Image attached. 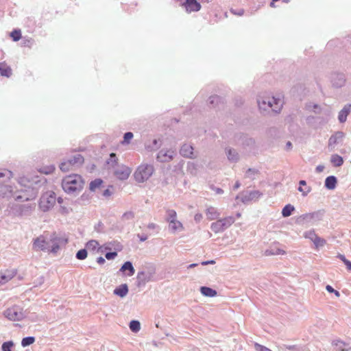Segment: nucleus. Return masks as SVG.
<instances>
[{
    "label": "nucleus",
    "instance_id": "obj_1",
    "mask_svg": "<svg viewBox=\"0 0 351 351\" xmlns=\"http://www.w3.org/2000/svg\"><path fill=\"white\" fill-rule=\"evenodd\" d=\"M257 103L260 110L265 112L271 108L274 112H279L282 107L283 101L279 97L269 95H259Z\"/></svg>",
    "mask_w": 351,
    "mask_h": 351
},
{
    "label": "nucleus",
    "instance_id": "obj_2",
    "mask_svg": "<svg viewBox=\"0 0 351 351\" xmlns=\"http://www.w3.org/2000/svg\"><path fill=\"white\" fill-rule=\"evenodd\" d=\"M84 180L78 174H71L64 177L62 181L63 190L68 193L80 191L84 187Z\"/></svg>",
    "mask_w": 351,
    "mask_h": 351
},
{
    "label": "nucleus",
    "instance_id": "obj_3",
    "mask_svg": "<svg viewBox=\"0 0 351 351\" xmlns=\"http://www.w3.org/2000/svg\"><path fill=\"white\" fill-rule=\"evenodd\" d=\"M154 171V169L152 165L142 164L134 173L135 180L138 182H143L152 176Z\"/></svg>",
    "mask_w": 351,
    "mask_h": 351
},
{
    "label": "nucleus",
    "instance_id": "obj_4",
    "mask_svg": "<svg viewBox=\"0 0 351 351\" xmlns=\"http://www.w3.org/2000/svg\"><path fill=\"white\" fill-rule=\"evenodd\" d=\"M56 201V197L55 193L53 191H47L40 197L39 207L44 212L48 211L53 207Z\"/></svg>",
    "mask_w": 351,
    "mask_h": 351
},
{
    "label": "nucleus",
    "instance_id": "obj_5",
    "mask_svg": "<svg viewBox=\"0 0 351 351\" xmlns=\"http://www.w3.org/2000/svg\"><path fill=\"white\" fill-rule=\"evenodd\" d=\"M84 162V157L81 154H76L71 158L62 162L60 165V169L63 172H67L73 170L75 167L82 165Z\"/></svg>",
    "mask_w": 351,
    "mask_h": 351
},
{
    "label": "nucleus",
    "instance_id": "obj_6",
    "mask_svg": "<svg viewBox=\"0 0 351 351\" xmlns=\"http://www.w3.org/2000/svg\"><path fill=\"white\" fill-rule=\"evenodd\" d=\"M262 195L263 193L257 190L244 191L237 195L236 201L237 203L241 201L242 203L247 204L253 201H257Z\"/></svg>",
    "mask_w": 351,
    "mask_h": 351
},
{
    "label": "nucleus",
    "instance_id": "obj_7",
    "mask_svg": "<svg viewBox=\"0 0 351 351\" xmlns=\"http://www.w3.org/2000/svg\"><path fill=\"white\" fill-rule=\"evenodd\" d=\"M3 315L11 321H20L24 317L22 309L18 306H12L8 308L4 311Z\"/></svg>",
    "mask_w": 351,
    "mask_h": 351
},
{
    "label": "nucleus",
    "instance_id": "obj_8",
    "mask_svg": "<svg viewBox=\"0 0 351 351\" xmlns=\"http://www.w3.org/2000/svg\"><path fill=\"white\" fill-rule=\"evenodd\" d=\"M49 233L45 232L44 234L37 237L33 243V247L36 250H45L49 249Z\"/></svg>",
    "mask_w": 351,
    "mask_h": 351
},
{
    "label": "nucleus",
    "instance_id": "obj_9",
    "mask_svg": "<svg viewBox=\"0 0 351 351\" xmlns=\"http://www.w3.org/2000/svg\"><path fill=\"white\" fill-rule=\"evenodd\" d=\"M344 133L343 132H336L330 136L328 139V148L329 151L332 152L335 150L337 145L341 143L344 138Z\"/></svg>",
    "mask_w": 351,
    "mask_h": 351
},
{
    "label": "nucleus",
    "instance_id": "obj_10",
    "mask_svg": "<svg viewBox=\"0 0 351 351\" xmlns=\"http://www.w3.org/2000/svg\"><path fill=\"white\" fill-rule=\"evenodd\" d=\"M61 240V238L56 232L49 234L48 242L49 243V248H51V252H56L59 250Z\"/></svg>",
    "mask_w": 351,
    "mask_h": 351
},
{
    "label": "nucleus",
    "instance_id": "obj_11",
    "mask_svg": "<svg viewBox=\"0 0 351 351\" xmlns=\"http://www.w3.org/2000/svg\"><path fill=\"white\" fill-rule=\"evenodd\" d=\"M346 76L343 73H333L331 75V83L335 88H341L346 84Z\"/></svg>",
    "mask_w": 351,
    "mask_h": 351
},
{
    "label": "nucleus",
    "instance_id": "obj_12",
    "mask_svg": "<svg viewBox=\"0 0 351 351\" xmlns=\"http://www.w3.org/2000/svg\"><path fill=\"white\" fill-rule=\"evenodd\" d=\"M16 274V270L14 269H8L4 271L0 272V285L12 280Z\"/></svg>",
    "mask_w": 351,
    "mask_h": 351
},
{
    "label": "nucleus",
    "instance_id": "obj_13",
    "mask_svg": "<svg viewBox=\"0 0 351 351\" xmlns=\"http://www.w3.org/2000/svg\"><path fill=\"white\" fill-rule=\"evenodd\" d=\"M131 173V169L125 165H122L121 167H119L115 171H114V175L115 176L121 180H124L128 178L129 176Z\"/></svg>",
    "mask_w": 351,
    "mask_h": 351
},
{
    "label": "nucleus",
    "instance_id": "obj_14",
    "mask_svg": "<svg viewBox=\"0 0 351 351\" xmlns=\"http://www.w3.org/2000/svg\"><path fill=\"white\" fill-rule=\"evenodd\" d=\"M174 152L173 150H161L157 158L162 162H169L173 159Z\"/></svg>",
    "mask_w": 351,
    "mask_h": 351
},
{
    "label": "nucleus",
    "instance_id": "obj_15",
    "mask_svg": "<svg viewBox=\"0 0 351 351\" xmlns=\"http://www.w3.org/2000/svg\"><path fill=\"white\" fill-rule=\"evenodd\" d=\"M351 112V104H346L340 110L338 114V120L340 123H343L346 121L348 115Z\"/></svg>",
    "mask_w": 351,
    "mask_h": 351
},
{
    "label": "nucleus",
    "instance_id": "obj_16",
    "mask_svg": "<svg viewBox=\"0 0 351 351\" xmlns=\"http://www.w3.org/2000/svg\"><path fill=\"white\" fill-rule=\"evenodd\" d=\"M182 6L187 12L198 11L201 8V5L198 1H184L182 4Z\"/></svg>",
    "mask_w": 351,
    "mask_h": 351
},
{
    "label": "nucleus",
    "instance_id": "obj_17",
    "mask_svg": "<svg viewBox=\"0 0 351 351\" xmlns=\"http://www.w3.org/2000/svg\"><path fill=\"white\" fill-rule=\"evenodd\" d=\"M180 153L186 158H193L195 156L193 147L189 144H184L180 148Z\"/></svg>",
    "mask_w": 351,
    "mask_h": 351
},
{
    "label": "nucleus",
    "instance_id": "obj_18",
    "mask_svg": "<svg viewBox=\"0 0 351 351\" xmlns=\"http://www.w3.org/2000/svg\"><path fill=\"white\" fill-rule=\"evenodd\" d=\"M86 247L91 252L97 251V252H103V246H101L96 240H90L86 244Z\"/></svg>",
    "mask_w": 351,
    "mask_h": 351
},
{
    "label": "nucleus",
    "instance_id": "obj_19",
    "mask_svg": "<svg viewBox=\"0 0 351 351\" xmlns=\"http://www.w3.org/2000/svg\"><path fill=\"white\" fill-rule=\"evenodd\" d=\"M319 216L320 213L319 212H314L302 215L299 219L306 221L307 222H311L313 221L315 219H319Z\"/></svg>",
    "mask_w": 351,
    "mask_h": 351
},
{
    "label": "nucleus",
    "instance_id": "obj_20",
    "mask_svg": "<svg viewBox=\"0 0 351 351\" xmlns=\"http://www.w3.org/2000/svg\"><path fill=\"white\" fill-rule=\"evenodd\" d=\"M0 75L7 77L12 75L11 68L4 62H0Z\"/></svg>",
    "mask_w": 351,
    "mask_h": 351
},
{
    "label": "nucleus",
    "instance_id": "obj_21",
    "mask_svg": "<svg viewBox=\"0 0 351 351\" xmlns=\"http://www.w3.org/2000/svg\"><path fill=\"white\" fill-rule=\"evenodd\" d=\"M337 178L333 176L327 177L325 180V187L329 190H332L336 187Z\"/></svg>",
    "mask_w": 351,
    "mask_h": 351
},
{
    "label": "nucleus",
    "instance_id": "obj_22",
    "mask_svg": "<svg viewBox=\"0 0 351 351\" xmlns=\"http://www.w3.org/2000/svg\"><path fill=\"white\" fill-rule=\"evenodd\" d=\"M120 270L123 272L128 271V273L126 274L127 276H133L135 272V269L133 267L132 264L130 261L125 262L122 265Z\"/></svg>",
    "mask_w": 351,
    "mask_h": 351
},
{
    "label": "nucleus",
    "instance_id": "obj_23",
    "mask_svg": "<svg viewBox=\"0 0 351 351\" xmlns=\"http://www.w3.org/2000/svg\"><path fill=\"white\" fill-rule=\"evenodd\" d=\"M330 162L333 167H339L343 164V159L338 154H332L330 157Z\"/></svg>",
    "mask_w": 351,
    "mask_h": 351
},
{
    "label": "nucleus",
    "instance_id": "obj_24",
    "mask_svg": "<svg viewBox=\"0 0 351 351\" xmlns=\"http://www.w3.org/2000/svg\"><path fill=\"white\" fill-rule=\"evenodd\" d=\"M298 189L300 193H302L303 196H306L311 191V187L306 186L305 180H300L299 182V187Z\"/></svg>",
    "mask_w": 351,
    "mask_h": 351
},
{
    "label": "nucleus",
    "instance_id": "obj_25",
    "mask_svg": "<svg viewBox=\"0 0 351 351\" xmlns=\"http://www.w3.org/2000/svg\"><path fill=\"white\" fill-rule=\"evenodd\" d=\"M333 346L337 351H348L350 350L348 346L341 340H335Z\"/></svg>",
    "mask_w": 351,
    "mask_h": 351
},
{
    "label": "nucleus",
    "instance_id": "obj_26",
    "mask_svg": "<svg viewBox=\"0 0 351 351\" xmlns=\"http://www.w3.org/2000/svg\"><path fill=\"white\" fill-rule=\"evenodd\" d=\"M226 154L228 159L232 162H236L239 160V154L236 150L233 149H227Z\"/></svg>",
    "mask_w": 351,
    "mask_h": 351
},
{
    "label": "nucleus",
    "instance_id": "obj_27",
    "mask_svg": "<svg viewBox=\"0 0 351 351\" xmlns=\"http://www.w3.org/2000/svg\"><path fill=\"white\" fill-rule=\"evenodd\" d=\"M200 291L202 295L207 297H214L217 294L215 290L207 287H202L200 288Z\"/></svg>",
    "mask_w": 351,
    "mask_h": 351
},
{
    "label": "nucleus",
    "instance_id": "obj_28",
    "mask_svg": "<svg viewBox=\"0 0 351 351\" xmlns=\"http://www.w3.org/2000/svg\"><path fill=\"white\" fill-rule=\"evenodd\" d=\"M285 252L280 248H278L277 247H271L269 249L267 250L265 252V255L270 256V255H280V254H284Z\"/></svg>",
    "mask_w": 351,
    "mask_h": 351
},
{
    "label": "nucleus",
    "instance_id": "obj_29",
    "mask_svg": "<svg viewBox=\"0 0 351 351\" xmlns=\"http://www.w3.org/2000/svg\"><path fill=\"white\" fill-rule=\"evenodd\" d=\"M294 210L295 207L293 205L287 204L282 210V215L284 217H289Z\"/></svg>",
    "mask_w": 351,
    "mask_h": 351
},
{
    "label": "nucleus",
    "instance_id": "obj_30",
    "mask_svg": "<svg viewBox=\"0 0 351 351\" xmlns=\"http://www.w3.org/2000/svg\"><path fill=\"white\" fill-rule=\"evenodd\" d=\"M258 174L259 171L258 170L250 168L246 171L245 176L247 178L254 180L257 178Z\"/></svg>",
    "mask_w": 351,
    "mask_h": 351
},
{
    "label": "nucleus",
    "instance_id": "obj_31",
    "mask_svg": "<svg viewBox=\"0 0 351 351\" xmlns=\"http://www.w3.org/2000/svg\"><path fill=\"white\" fill-rule=\"evenodd\" d=\"M234 221V218L232 216L225 217L223 219H221V228H226L231 226Z\"/></svg>",
    "mask_w": 351,
    "mask_h": 351
},
{
    "label": "nucleus",
    "instance_id": "obj_32",
    "mask_svg": "<svg viewBox=\"0 0 351 351\" xmlns=\"http://www.w3.org/2000/svg\"><path fill=\"white\" fill-rule=\"evenodd\" d=\"M169 227L173 231L181 230L183 228L182 223L177 219L170 221Z\"/></svg>",
    "mask_w": 351,
    "mask_h": 351
},
{
    "label": "nucleus",
    "instance_id": "obj_33",
    "mask_svg": "<svg viewBox=\"0 0 351 351\" xmlns=\"http://www.w3.org/2000/svg\"><path fill=\"white\" fill-rule=\"evenodd\" d=\"M114 293L121 296L124 297L128 292V289L126 285H123L114 290Z\"/></svg>",
    "mask_w": 351,
    "mask_h": 351
},
{
    "label": "nucleus",
    "instance_id": "obj_34",
    "mask_svg": "<svg viewBox=\"0 0 351 351\" xmlns=\"http://www.w3.org/2000/svg\"><path fill=\"white\" fill-rule=\"evenodd\" d=\"M313 243L315 248L318 249L319 247H322L324 246L325 244L326 243V241L324 239L321 238V237L317 236L315 238V239L313 241Z\"/></svg>",
    "mask_w": 351,
    "mask_h": 351
},
{
    "label": "nucleus",
    "instance_id": "obj_35",
    "mask_svg": "<svg viewBox=\"0 0 351 351\" xmlns=\"http://www.w3.org/2000/svg\"><path fill=\"white\" fill-rule=\"evenodd\" d=\"M130 328L133 332H138L141 329L140 322L138 321L133 320L130 323Z\"/></svg>",
    "mask_w": 351,
    "mask_h": 351
},
{
    "label": "nucleus",
    "instance_id": "obj_36",
    "mask_svg": "<svg viewBox=\"0 0 351 351\" xmlns=\"http://www.w3.org/2000/svg\"><path fill=\"white\" fill-rule=\"evenodd\" d=\"M10 37L14 41H18L21 38V32L20 29H14L10 33Z\"/></svg>",
    "mask_w": 351,
    "mask_h": 351
},
{
    "label": "nucleus",
    "instance_id": "obj_37",
    "mask_svg": "<svg viewBox=\"0 0 351 351\" xmlns=\"http://www.w3.org/2000/svg\"><path fill=\"white\" fill-rule=\"evenodd\" d=\"M317 236V235L316 234L315 230H311L306 231V232H305L304 233V237L306 239H308L311 240L312 242L314 241L315 238Z\"/></svg>",
    "mask_w": 351,
    "mask_h": 351
},
{
    "label": "nucleus",
    "instance_id": "obj_38",
    "mask_svg": "<svg viewBox=\"0 0 351 351\" xmlns=\"http://www.w3.org/2000/svg\"><path fill=\"white\" fill-rule=\"evenodd\" d=\"M34 341H35V339L33 337H25L22 339L21 345L23 347H26L27 346L32 344Z\"/></svg>",
    "mask_w": 351,
    "mask_h": 351
},
{
    "label": "nucleus",
    "instance_id": "obj_39",
    "mask_svg": "<svg viewBox=\"0 0 351 351\" xmlns=\"http://www.w3.org/2000/svg\"><path fill=\"white\" fill-rule=\"evenodd\" d=\"M133 136H134V135H133L132 132H126L124 134L123 140L121 142V144H123V145L129 144L130 143V141L132 139Z\"/></svg>",
    "mask_w": 351,
    "mask_h": 351
},
{
    "label": "nucleus",
    "instance_id": "obj_40",
    "mask_svg": "<svg viewBox=\"0 0 351 351\" xmlns=\"http://www.w3.org/2000/svg\"><path fill=\"white\" fill-rule=\"evenodd\" d=\"M13 346L14 344L12 341L4 342L1 346L2 351H12Z\"/></svg>",
    "mask_w": 351,
    "mask_h": 351
},
{
    "label": "nucleus",
    "instance_id": "obj_41",
    "mask_svg": "<svg viewBox=\"0 0 351 351\" xmlns=\"http://www.w3.org/2000/svg\"><path fill=\"white\" fill-rule=\"evenodd\" d=\"M87 257L86 250L83 249L79 250L76 254V258L79 260H84Z\"/></svg>",
    "mask_w": 351,
    "mask_h": 351
},
{
    "label": "nucleus",
    "instance_id": "obj_42",
    "mask_svg": "<svg viewBox=\"0 0 351 351\" xmlns=\"http://www.w3.org/2000/svg\"><path fill=\"white\" fill-rule=\"evenodd\" d=\"M102 180L100 179H96L94 181L91 182L90 184V189L91 190H94L96 188L99 187L102 184Z\"/></svg>",
    "mask_w": 351,
    "mask_h": 351
},
{
    "label": "nucleus",
    "instance_id": "obj_43",
    "mask_svg": "<svg viewBox=\"0 0 351 351\" xmlns=\"http://www.w3.org/2000/svg\"><path fill=\"white\" fill-rule=\"evenodd\" d=\"M167 221L170 222V221H173L176 219V212L174 210H167Z\"/></svg>",
    "mask_w": 351,
    "mask_h": 351
},
{
    "label": "nucleus",
    "instance_id": "obj_44",
    "mask_svg": "<svg viewBox=\"0 0 351 351\" xmlns=\"http://www.w3.org/2000/svg\"><path fill=\"white\" fill-rule=\"evenodd\" d=\"M254 348L256 351H272L270 349H269L268 348H267L264 346H262L258 343H254Z\"/></svg>",
    "mask_w": 351,
    "mask_h": 351
},
{
    "label": "nucleus",
    "instance_id": "obj_45",
    "mask_svg": "<svg viewBox=\"0 0 351 351\" xmlns=\"http://www.w3.org/2000/svg\"><path fill=\"white\" fill-rule=\"evenodd\" d=\"M283 347L285 349H287V350H289L291 351H303L302 348H300L298 346H295V345H292V346L284 345Z\"/></svg>",
    "mask_w": 351,
    "mask_h": 351
},
{
    "label": "nucleus",
    "instance_id": "obj_46",
    "mask_svg": "<svg viewBox=\"0 0 351 351\" xmlns=\"http://www.w3.org/2000/svg\"><path fill=\"white\" fill-rule=\"evenodd\" d=\"M54 170H55V167L53 166H49V167H47V168L43 169L40 171L45 174H49V173H53Z\"/></svg>",
    "mask_w": 351,
    "mask_h": 351
},
{
    "label": "nucleus",
    "instance_id": "obj_47",
    "mask_svg": "<svg viewBox=\"0 0 351 351\" xmlns=\"http://www.w3.org/2000/svg\"><path fill=\"white\" fill-rule=\"evenodd\" d=\"M117 256V253L114 252H108L106 254L105 256L106 258L108 259V260H112L114 258H115Z\"/></svg>",
    "mask_w": 351,
    "mask_h": 351
},
{
    "label": "nucleus",
    "instance_id": "obj_48",
    "mask_svg": "<svg viewBox=\"0 0 351 351\" xmlns=\"http://www.w3.org/2000/svg\"><path fill=\"white\" fill-rule=\"evenodd\" d=\"M219 103V97L217 96L210 97L209 99V104L210 105H213L215 104L216 105Z\"/></svg>",
    "mask_w": 351,
    "mask_h": 351
},
{
    "label": "nucleus",
    "instance_id": "obj_49",
    "mask_svg": "<svg viewBox=\"0 0 351 351\" xmlns=\"http://www.w3.org/2000/svg\"><path fill=\"white\" fill-rule=\"evenodd\" d=\"M134 217V213L132 212H126L123 215V218L124 219H130Z\"/></svg>",
    "mask_w": 351,
    "mask_h": 351
},
{
    "label": "nucleus",
    "instance_id": "obj_50",
    "mask_svg": "<svg viewBox=\"0 0 351 351\" xmlns=\"http://www.w3.org/2000/svg\"><path fill=\"white\" fill-rule=\"evenodd\" d=\"M231 12H232L234 14H237V15L241 16V15H242L243 14V9H240V10H239L238 12H237L235 10L231 9Z\"/></svg>",
    "mask_w": 351,
    "mask_h": 351
},
{
    "label": "nucleus",
    "instance_id": "obj_51",
    "mask_svg": "<svg viewBox=\"0 0 351 351\" xmlns=\"http://www.w3.org/2000/svg\"><path fill=\"white\" fill-rule=\"evenodd\" d=\"M325 167L322 165L317 166L315 171L317 173H321L324 170Z\"/></svg>",
    "mask_w": 351,
    "mask_h": 351
},
{
    "label": "nucleus",
    "instance_id": "obj_52",
    "mask_svg": "<svg viewBox=\"0 0 351 351\" xmlns=\"http://www.w3.org/2000/svg\"><path fill=\"white\" fill-rule=\"evenodd\" d=\"M97 262L99 265H103L105 263V259L103 257L100 256V257L97 258Z\"/></svg>",
    "mask_w": 351,
    "mask_h": 351
},
{
    "label": "nucleus",
    "instance_id": "obj_53",
    "mask_svg": "<svg viewBox=\"0 0 351 351\" xmlns=\"http://www.w3.org/2000/svg\"><path fill=\"white\" fill-rule=\"evenodd\" d=\"M337 257L343 262V263L348 260L343 254H338Z\"/></svg>",
    "mask_w": 351,
    "mask_h": 351
},
{
    "label": "nucleus",
    "instance_id": "obj_54",
    "mask_svg": "<svg viewBox=\"0 0 351 351\" xmlns=\"http://www.w3.org/2000/svg\"><path fill=\"white\" fill-rule=\"evenodd\" d=\"M254 5H253V8H255L254 11L257 10L261 7V2L260 1H256Z\"/></svg>",
    "mask_w": 351,
    "mask_h": 351
},
{
    "label": "nucleus",
    "instance_id": "obj_55",
    "mask_svg": "<svg viewBox=\"0 0 351 351\" xmlns=\"http://www.w3.org/2000/svg\"><path fill=\"white\" fill-rule=\"evenodd\" d=\"M344 264L346 265L347 269L350 271L351 270V262L350 261L347 260L344 263Z\"/></svg>",
    "mask_w": 351,
    "mask_h": 351
},
{
    "label": "nucleus",
    "instance_id": "obj_56",
    "mask_svg": "<svg viewBox=\"0 0 351 351\" xmlns=\"http://www.w3.org/2000/svg\"><path fill=\"white\" fill-rule=\"evenodd\" d=\"M326 289L327 290V291H328L329 293H332L333 291H335V289L330 286V285H327L326 287Z\"/></svg>",
    "mask_w": 351,
    "mask_h": 351
},
{
    "label": "nucleus",
    "instance_id": "obj_57",
    "mask_svg": "<svg viewBox=\"0 0 351 351\" xmlns=\"http://www.w3.org/2000/svg\"><path fill=\"white\" fill-rule=\"evenodd\" d=\"M147 228L149 229H155L157 228V226L154 223H151L147 226Z\"/></svg>",
    "mask_w": 351,
    "mask_h": 351
},
{
    "label": "nucleus",
    "instance_id": "obj_58",
    "mask_svg": "<svg viewBox=\"0 0 351 351\" xmlns=\"http://www.w3.org/2000/svg\"><path fill=\"white\" fill-rule=\"evenodd\" d=\"M292 148V144L290 141H288L286 144V149L290 150Z\"/></svg>",
    "mask_w": 351,
    "mask_h": 351
},
{
    "label": "nucleus",
    "instance_id": "obj_59",
    "mask_svg": "<svg viewBox=\"0 0 351 351\" xmlns=\"http://www.w3.org/2000/svg\"><path fill=\"white\" fill-rule=\"evenodd\" d=\"M239 186H240V182H239V181H237V182L235 183V184L234 185V186H233V189H234V190H237V189H238L239 188Z\"/></svg>",
    "mask_w": 351,
    "mask_h": 351
},
{
    "label": "nucleus",
    "instance_id": "obj_60",
    "mask_svg": "<svg viewBox=\"0 0 351 351\" xmlns=\"http://www.w3.org/2000/svg\"><path fill=\"white\" fill-rule=\"evenodd\" d=\"M21 198H24L25 200H28L29 199V198L27 197H26L25 195H23V196H17L16 197V199H21Z\"/></svg>",
    "mask_w": 351,
    "mask_h": 351
},
{
    "label": "nucleus",
    "instance_id": "obj_61",
    "mask_svg": "<svg viewBox=\"0 0 351 351\" xmlns=\"http://www.w3.org/2000/svg\"><path fill=\"white\" fill-rule=\"evenodd\" d=\"M215 263V262L214 261H205V262H202V264L203 265H208V264H209V263L213 264V263Z\"/></svg>",
    "mask_w": 351,
    "mask_h": 351
},
{
    "label": "nucleus",
    "instance_id": "obj_62",
    "mask_svg": "<svg viewBox=\"0 0 351 351\" xmlns=\"http://www.w3.org/2000/svg\"><path fill=\"white\" fill-rule=\"evenodd\" d=\"M275 2H276V1H271V2H270V7H271V8H275V7H276V5H275Z\"/></svg>",
    "mask_w": 351,
    "mask_h": 351
},
{
    "label": "nucleus",
    "instance_id": "obj_63",
    "mask_svg": "<svg viewBox=\"0 0 351 351\" xmlns=\"http://www.w3.org/2000/svg\"><path fill=\"white\" fill-rule=\"evenodd\" d=\"M332 293H334L335 295L337 297L340 295L339 292L338 291L335 290V291H333Z\"/></svg>",
    "mask_w": 351,
    "mask_h": 351
},
{
    "label": "nucleus",
    "instance_id": "obj_64",
    "mask_svg": "<svg viewBox=\"0 0 351 351\" xmlns=\"http://www.w3.org/2000/svg\"><path fill=\"white\" fill-rule=\"evenodd\" d=\"M195 266H197V264H195V263H194V264H191V265L188 267V268H192V267H195Z\"/></svg>",
    "mask_w": 351,
    "mask_h": 351
}]
</instances>
